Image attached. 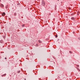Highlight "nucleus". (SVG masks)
<instances>
[{
	"label": "nucleus",
	"instance_id": "1",
	"mask_svg": "<svg viewBox=\"0 0 80 80\" xmlns=\"http://www.w3.org/2000/svg\"><path fill=\"white\" fill-rule=\"evenodd\" d=\"M42 6H45V2L44 1L42 0Z\"/></svg>",
	"mask_w": 80,
	"mask_h": 80
},
{
	"label": "nucleus",
	"instance_id": "2",
	"mask_svg": "<svg viewBox=\"0 0 80 80\" xmlns=\"http://www.w3.org/2000/svg\"><path fill=\"white\" fill-rule=\"evenodd\" d=\"M5 15V12H3L2 14V15L3 16V17H4Z\"/></svg>",
	"mask_w": 80,
	"mask_h": 80
},
{
	"label": "nucleus",
	"instance_id": "3",
	"mask_svg": "<svg viewBox=\"0 0 80 80\" xmlns=\"http://www.w3.org/2000/svg\"><path fill=\"white\" fill-rule=\"evenodd\" d=\"M6 75H7V74L5 73V74H4L3 75H2V77H4V76H6Z\"/></svg>",
	"mask_w": 80,
	"mask_h": 80
},
{
	"label": "nucleus",
	"instance_id": "4",
	"mask_svg": "<svg viewBox=\"0 0 80 80\" xmlns=\"http://www.w3.org/2000/svg\"><path fill=\"white\" fill-rule=\"evenodd\" d=\"M38 42L40 43H42V41H41V40H39L38 41Z\"/></svg>",
	"mask_w": 80,
	"mask_h": 80
},
{
	"label": "nucleus",
	"instance_id": "5",
	"mask_svg": "<svg viewBox=\"0 0 80 80\" xmlns=\"http://www.w3.org/2000/svg\"><path fill=\"white\" fill-rule=\"evenodd\" d=\"M8 5H7L6 7H5V8H6L7 9H8Z\"/></svg>",
	"mask_w": 80,
	"mask_h": 80
},
{
	"label": "nucleus",
	"instance_id": "6",
	"mask_svg": "<svg viewBox=\"0 0 80 80\" xmlns=\"http://www.w3.org/2000/svg\"><path fill=\"white\" fill-rule=\"evenodd\" d=\"M0 5H1V7H3L4 6H3V4H1Z\"/></svg>",
	"mask_w": 80,
	"mask_h": 80
},
{
	"label": "nucleus",
	"instance_id": "7",
	"mask_svg": "<svg viewBox=\"0 0 80 80\" xmlns=\"http://www.w3.org/2000/svg\"><path fill=\"white\" fill-rule=\"evenodd\" d=\"M17 5H18V6H17V7H19V6H18V5H20V3H18Z\"/></svg>",
	"mask_w": 80,
	"mask_h": 80
},
{
	"label": "nucleus",
	"instance_id": "8",
	"mask_svg": "<svg viewBox=\"0 0 80 80\" xmlns=\"http://www.w3.org/2000/svg\"><path fill=\"white\" fill-rule=\"evenodd\" d=\"M71 19H72V20H74V19H75V18H74V17H72L71 18Z\"/></svg>",
	"mask_w": 80,
	"mask_h": 80
},
{
	"label": "nucleus",
	"instance_id": "9",
	"mask_svg": "<svg viewBox=\"0 0 80 80\" xmlns=\"http://www.w3.org/2000/svg\"><path fill=\"white\" fill-rule=\"evenodd\" d=\"M77 70H78L79 72H80V70L79 69V68H77Z\"/></svg>",
	"mask_w": 80,
	"mask_h": 80
},
{
	"label": "nucleus",
	"instance_id": "10",
	"mask_svg": "<svg viewBox=\"0 0 80 80\" xmlns=\"http://www.w3.org/2000/svg\"><path fill=\"white\" fill-rule=\"evenodd\" d=\"M20 70H19V71H18V73H20Z\"/></svg>",
	"mask_w": 80,
	"mask_h": 80
},
{
	"label": "nucleus",
	"instance_id": "11",
	"mask_svg": "<svg viewBox=\"0 0 80 80\" xmlns=\"http://www.w3.org/2000/svg\"><path fill=\"white\" fill-rule=\"evenodd\" d=\"M69 53H72V51H69Z\"/></svg>",
	"mask_w": 80,
	"mask_h": 80
},
{
	"label": "nucleus",
	"instance_id": "12",
	"mask_svg": "<svg viewBox=\"0 0 80 80\" xmlns=\"http://www.w3.org/2000/svg\"><path fill=\"white\" fill-rule=\"evenodd\" d=\"M58 37V36L57 35H56V36H55V38H57Z\"/></svg>",
	"mask_w": 80,
	"mask_h": 80
},
{
	"label": "nucleus",
	"instance_id": "13",
	"mask_svg": "<svg viewBox=\"0 0 80 80\" xmlns=\"http://www.w3.org/2000/svg\"><path fill=\"white\" fill-rule=\"evenodd\" d=\"M78 39L79 40H80V38H78Z\"/></svg>",
	"mask_w": 80,
	"mask_h": 80
},
{
	"label": "nucleus",
	"instance_id": "14",
	"mask_svg": "<svg viewBox=\"0 0 80 80\" xmlns=\"http://www.w3.org/2000/svg\"><path fill=\"white\" fill-rule=\"evenodd\" d=\"M77 67H79V65H77Z\"/></svg>",
	"mask_w": 80,
	"mask_h": 80
},
{
	"label": "nucleus",
	"instance_id": "15",
	"mask_svg": "<svg viewBox=\"0 0 80 80\" xmlns=\"http://www.w3.org/2000/svg\"><path fill=\"white\" fill-rule=\"evenodd\" d=\"M14 15H15V16H16V13H14Z\"/></svg>",
	"mask_w": 80,
	"mask_h": 80
},
{
	"label": "nucleus",
	"instance_id": "16",
	"mask_svg": "<svg viewBox=\"0 0 80 80\" xmlns=\"http://www.w3.org/2000/svg\"><path fill=\"white\" fill-rule=\"evenodd\" d=\"M74 15L73 14H72V13L71 14V15Z\"/></svg>",
	"mask_w": 80,
	"mask_h": 80
},
{
	"label": "nucleus",
	"instance_id": "17",
	"mask_svg": "<svg viewBox=\"0 0 80 80\" xmlns=\"http://www.w3.org/2000/svg\"><path fill=\"white\" fill-rule=\"evenodd\" d=\"M5 59H7V58H5Z\"/></svg>",
	"mask_w": 80,
	"mask_h": 80
},
{
	"label": "nucleus",
	"instance_id": "18",
	"mask_svg": "<svg viewBox=\"0 0 80 80\" xmlns=\"http://www.w3.org/2000/svg\"><path fill=\"white\" fill-rule=\"evenodd\" d=\"M23 27H24V25H22Z\"/></svg>",
	"mask_w": 80,
	"mask_h": 80
},
{
	"label": "nucleus",
	"instance_id": "19",
	"mask_svg": "<svg viewBox=\"0 0 80 80\" xmlns=\"http://www.w3.org/2000/svg\"><path fill=\"white\" fill-rule=\"evenodd\" d=\"M58 0V2H59V0Z\"/></svg>",
	"mask_w": 80,
	"mask_h": 80
},
{
	"label": "nucleus",
	"instance_id": "20",
	"mask_svg": "<svg viewBox=\"0 0 80 80\" xmlns=\"http://www.w3.org/2000/svg\"><path fill=\"white\" fill-rule=\"evenodd\" d=\"M73 33H75V32H73Z\"/></svg>",
	"mask_w": 80,
	"mask_h": 80
},
{
	"label": "nucleus",
	"instance_id": "21",
	"mask_svg": "<svg viewBox=\"0 0 80 80\" xmlns=\"http://www.w3.org/2000/svg\"><path fill=\"white\" fill-rule=\"evenodd\" d=\"M25 79V80H26V79H25H25Z\"/></svg>",
	"mask_w": 80,
	"mask_h": 80
},
{
	"label": "nucleus",
	"instance_id": "22",
	"mask_svg": "<svg viewBox=\"0 0 80 80\" xmlns=\"http://www.w3.org/2000/svg\"><path fill=\"white\" fill-rule=\"evenodd\" d=\"M0 2H1V0H0Z\"/></svg>",
	"mask_w": 80,
	"mask_h": 80
},
{
	"label": "nucleus",
	"instance_id": "23",
	"mask_svg": "<svg viewBox=\"0 0 80 80\" xmlns=\"http://www.w3.org/2000/svg\"><path fill=\"white\" fill-rule=\"evenodd\" d=\"M39 80H40V78H39Z\"/></svg>",
	"mask_w": 80,
	"mask_h": 80
}]
</instances>
